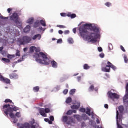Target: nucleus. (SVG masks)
Segmentation results:
<instances>
[{
    "label": "nucleus",
    "instance_id": "46",
    "mask_svg": "<svg viewBox=\"0 0 128 128\" xmlns=\"http://www.w3.org/2000/svg\"><path fill=\"white\" fill-rule=\"evenodd\" d=\"M46 114H48L49 112H50V110L48 108H46L44 110Z\"/></svg>",
    "mask_w": 128,
    "mask_h": 128
},
{
    "label": "nucleus",
    "instance_id": "25",
    "mask_svg": "<svg viewBox=\"0 0 128 128\" xmlns=\"http://www.w3.org/2000/svg\"><path fill=\"white\" fill-rule=\"evenodd\" d=\"M62 120L63 122L67 123L68 122V116H64L62 118Z\"/></svg>",
    "mask_w": 128,
    "mask_h": 128
},
{
    "label": "nucleus",
    "instance_id": "34",
    "mask_svg": "<svg viewBox=\"0 0 128 128\" xmlns=\"http://www.w3.org/2000/svg\"><path fill=\"white\" fill-rule=\"evenodd\" d=\"M86 110H87V111H86V114H88V116H92V114H91V113H90V112H91V110L90 109V108H86Z\"/></svg>",
    "mask_w": 128,
    "mask_h": 128
},
{
    "label": "nucleus",
    "instance_id": "27",
    "mask_svg": "<svg viewBox=\"0 0 128 128\" xmlns=\"http://www.w3.org/2000/svg\"><path fill=\"white\" fill-rule=\"evenodd\" d=\"M118 110L120 112V113L122 114L124 112V106H120L118 108Z\"/></svg>",
    "mask_w": 128,
    "mask_h": 128
},
{
    "label": "nucleus",
    "instance_id": "20",
    "mask_svg": "<svg viewBox=\"0 0 128 128\" xmlns=\"http://www.w3.org/2000/svg\"><path fill=\"white\" fill-rule=\"evenodd\" d=\"M69 120L67 122V124H74V120L72 117H68Z\"/></svg>",
    "mask_w": 128,
    "mask_h": 128
},
{
    "label": "nucleus",
    "instance_id": "35",
    "mask_svg": "<svg viewBox=\"0 0 128 128\" xmlns=\"http://www.w3.org/2000/svg\"><path fill=\"white\" fill-rule=\"evenodd\" d=\"M94 86L92 85L89 88V92H94Z\"/></svg>",
    "mask_w": 128,
    "mask_h": 128
},
{
    "label": "nucleus",
    "instance_id": "48",
    "mask_svg": "<svg viewBox=\"0 0 128 128\" xmlns=\"http://www.w3.org/2000/svg\"><path fill=\"white\" fill-rule=\"evenodd\" d=\"M38 128V124H36V125H32L30 128Z\"/></svg>",
    "mask_w": 128,
    "mask_h": 128
},
{
    "label": "nucleus",
    "instance_id": "58",
    "mask_svg": "<svg viewBox=\"0 0 128 128\" xmlns=\"http://www.w3.org/2000/svg\"><path fill=\"white\" fill-rule=\"evenodd\" d=\"M36 50V52H40V50L38 48H36L35 49Z\"/></svg>",
    "mask_w": 128,
    "mask_h": 128
},
{
    "label": "nucleus",
    "instance_id": "26",
    "mask_svg": "<svg viewBox=\"0 0 128 128\" xmlns=\"http://www.w3.org/2000/svg\"><path fill=\"white\" fill-rule=\"evenodd\" d=\"M40 24H42V26L46 27V20H41L40 21Z\"/></svg>",
    "mask_w": 128,
    "mask_h": 128
},
{
    "label": "nucleus",
    "instance_id": "18",
    "mask_svg": "<svg viewBox=\"0 0 128 128\" xmlns=\"http://www.w3.org/2000/svg\"><path fill=\"white\" fill-rule=\"evenodd\" d=\"M40 114L42 116H44V118H46V112L44 109L42 108L40 110Z\"/></svg>",
    "mask_w": 128,
    "mask_h": 128
},
{
    "label": "nucleus",
    "instance_id": "7",
    "mask_svg": "<svg viewBox=\"0 0 128 128\" xmlns=\"http://www.w3.org/2000/svg\"><path fill=\"white\" fill-rule=\"evenodd\" d=\"M108 96L110 98H116L117 100H118V98H120V96H118L116 94L112 93L111 92H108Z\"/></svg>",
    "mask_w": 128,
    "mask_h": 128
},
{
    "label": "nucleus",
    "instance_id": "14",
    "mask_svg": "<svg viewBox=\"0 0 128 128\" xmlns=\"http://www.w3.org/2000/svg\"><path fill=\"white\" fill-rule=\"evenodd\" d=\"M122 119V114H120L118 111L116 112V120L117 122H119Z\"/></svg>",
    "mask_w": 128,
    "mask_h": 128
},
{
    "label": "nucleus",
    "instance_id": "15",
    "mask_svg": "<svg viewBox=\"0 0 128 128\" xmlns=\"http://www.w3.org/2000/svg\"><path fill=\"white\" fill-rule=\"evenodd\" d=\"M4 102H6V104H8V102H10V104H12V105L9 104L10 106V107H11V108H12V106H13L14 107L16 106H14V102H12V100H10V99H6V100ZM6 106H8V104H6Z\"/></svg>",
    "mask_w": 128,
    "mask_h": 128
},
{
    "label": "nucleus",
    "instance_id": "1",
    "mask_svg": "<svg viewBox=\"0 0 128 128\" xmlns=\"http://www.w3.org/2000/svg\"><path fill=\"white\" fill-rule=\"evenodd\" d=\"M92 26V24H86L81 26L79 28V32L80 36L86 40H90V42L94 44L98 42V32H100V28L98 26H94L92 28V30L95 33H91L90 36V32H88L86 28H91Z\"/></svg>",
    "mask_w": 128,
    "mask_h": 128
},
{
    "label": "nucleus",
    "instance_id": "56",
    "mask_svg": "<svg viewBox=\"0 0 128 128\" xmlns=\"http://www.w3.org/2000/svg\"><path fill=\"white\" fill-rule=\"evenodd\" d=\"M98 50L100 52H102V47L98 48Z\"/></svg>",
    "mask_w": 128,
    "mask_h": 128
},
{
    "label": "nucleus",
    "instance_id": "32",
    "mask_svg": "<svg viewBox=\"0 0 128 128\" xmlns=\"http://www.w3.org/2000/svg\"><path fill=\"white\" fill-rule=\"evenodd\" d=\"M74 118H76V120H78L79 122H80L82 120V116L79 115L74 116Z\"/></svg>",
    "mask_w": 128,
    "mask_h": 128
},
{
    "label": "nucleus",
    "instance_id": "40",
    "mask_svg": "<svg viewBox=\"0 0 128 128\" xmlns=\"http://www.w3.org/2000/svg\"><path fill=\"white\" fill-rule=\"evenodd\" d=\"M57 28H66V27L64 26H62V25H58L57 26Z\"/></svg>",
    "mask_w": 128,
    "mask_h": 128
},
{
    "label": "nucleus",
    "instance_id": "45",
    "mask_svg": "<svg viewBox=\"0 0 128 128\" xmlns=\"http://www.w3.org/2000/svg\"><path fill=\"white\" fill-rule=\"evenodd\" d=\"M124 60L126 64H128V56H124Z\"/></svg>",
    "mask_w": 128,
    "mask_h": 128
},
{
    "label": "nucleus",
    "instance_id": "42",
    "mask_svg": "<svg viewBox=\"0 0 128 128\" xmlns=\"http://www.w3.org/2000/svg\"><path fill=\"white\" fill-rule=\"evenodd\" d=\"M26 56H22V58H20V60H18V62H16V63H20V62H24V58H25Z\"/></svg>",
    "mask_w": 128,
    "mask_h": 128
},
{
    "label": "nucleus",
    "instance_id": "2",
    "mask_svg": "<svg viewBox=\"0 0 128 128\" xmlns=\"http://www.w3.org/2000/svg\"><path fill=\"white\" fill-rule=\"evenodd\" d=\"M12 108L10 107V105H4L2 108V110H4V114L6 116H8L10 114V118H13L14 121L13 122L14 124H16L18 122V120L16 119L14 114V112H18V108L16 106H12Z\"/></svg>",
    "mask_w": 128,
    "mask_h": 128
},
{
    "label": "nucleus",
    "instance_id": "30",
    "mask_svg": "<svg viewBox=\"0 0 128 128\" xmlns=\"http://www.w3.org/2000/svg\"><path fill=\"white\" fill-rule=\"evenodd\" d=\"M76 89L72 90L70 92V96H74V94H76Z\"/></svg>",
    "mask_w": 128,
    "mask_h": 128
},
{
    "label": "nucleus",
    "instance_id": "41",
    "mask_svg": "<svg viewBox=\"0 0 128 128\" xmlns=\"http://www.w3.org/2000/svg\"><path fill=\"white\" fill-rule=\"evenodd\" d=\"M105 6H108V8H110V6H112V3L108 2L105 4Z\"/></svg>",
    "mask_w": 128,
    "mask_h": 128
},
{
    "label": "nucleus",
    "instance_id": "49",
    "mask_svg": "<svg viewBox=\"0 0 128 128\" xmlns=\"http://www.w3.org/2000/svg\"><path fill=\"white\" fill-rule=\"evenodd\" d=\"M80 110L81 112H86V110L84 108H81Z\"/></svg>",
    "mask_w": 128,
    "mask_h": 128
},
{
    "label": "nucleus",
    "instance_id": "12",
    "mask_svg": "<svg viewBox=\"0 0 128 128\" xmlns=\"http://www.w3.org/2000/svg\"><path fill=\"white\" fill-rule=\"evenodd\" d=\"M10 80H18V75L16 74H10Z\"/></svg>",
    "mask_w": 128,
    "mask_h": 128
},
{
    "label": "nucleus",
    "instance_id": "44",
    "mask_svg": "<svg viewBox=\"0 0 128 128\" xmlns=\"http://www.w3.org/2000/svg\"><path fill=\"white\" fill-rule=\"evenodd\" d=\"M67 116H72V110H70L67 112Z\"/></svg>",
    "mask_w": 128,
    "mask_h": 128
},
{
    "label": "nucleus",
    "instance_id": "16",
    "mask_svg": "<svg viewBox=\"0 0 128 128\" xmlns=\"http://www.w3.org/2000/svg\"><path fill=\"white\" fill-rule=\"evenodd\" d=\"M20 128H30V124L26 122L24 124H22Z\"/></svg>",
    "mask_w": 128,
    "mask_h": 128
},
{
    "label": "nucleus",
    "instance_id": "24",
    "mask_svg": "<svg viewBox=\"0 0 128 128\" xmlns=\"http://www.w3.org/2000/svg\"><path fill=\"white\" fill-rule=\"evenodd\" d=\"M34 18H32L27 20V24H34Z\"/></svg>",
    "mask_w": 128,
    "mask_h": 128
},
{
    "label": "nucleus",
    "instance_id": "62",
    "mask_svg": "<svg viewBox=\"0 0 128 128\" xmlns=\"http://www.w3.org/2000/svg\"><path fill=\"white\" fill-rule=\"evenodd\" d=\"M78 82H80V80H82V77L81 76L78 77Z\"/></svg>",
    "mask_w": 128,
    "mask_h": 128
},
{
    "label": "nucleus",
    "instance_id": "22",
    "mask_svg": "<svg viewBox=\"0 0 128 128\" xmlns=\"http://www.w3.org/2000/svg\"><path fill=\"white\" fill-rule=\"evenodd\" d=\"M31 27L30 26H28L24 29V32L25 34H28V32H30Z\"/></svg>",
    "mask_w": 128,
    "mask_h": 128
},
{
    "label": "nucleus",
    "instance_id": "60",
    "mask_svg": "<svg viewBox=\"0 0 128 128\" xmlns=\"http://www.w3.org/2000/svg\"><path fill=\"white\" fill-rule=\"evenodd\" d=\"M58 34H64V32H62V30H60L58 31Z\"/></svg>",
    "mask_w": 128,
    "mask_h": 128
},
{
    "label": "nucleus",
    "instance_id": "33",
    "mask_svg": "<svg viewBox=\"0 0 128 128\" xmlns=\"http://www.w3.org/2000/svg\"><path fill=\"white\" fill-rule=\"evenodd\" d=\"M2 60H3V62H6V64H10V60L6 58H2Z\"/></svg>",
    "mask_w": 128,
    "mask_h": 128
},
{
    "label": "nucleus",
    "instance_id": "36",
    "mask_svg": "<svg viewBox=\"0 0 128 128\" xmlns=\"http://www.w3.org/2000/svg\"><path fill=\"white\" fill-rule=\"evenodd\" d=\"M82 118L84 120H88V116L86 114H83Z\"/></svg>",
    "mask_w": 128,
    "mask_h": 128
},
{
    "label": "nucleus",
    "instance_id": "64",
    "mask_svg": "<svg viewBox=\"0 0 128 128\" xmlns=\"http://www.w3.org/2000/svg\"><path fill=\"white\" fill-rule=\"evenodd\" d=\"M104 108H107V109L108 108V105L107 104H106L104 105Z\"/></svg>",
    "mask_w": 128,
    "mask_h": 128
},
{
    "label": "nucleus",
    "instance_id": "51",
    "mask_svg": "<svg viewBox=\"0 0 128 128\" xmlns=\"http://www.w3.org/2000/svg\"><path fill=\"white\" fill-rule=\"evenodd\" d=\"M120 122H117V125H118V128H122V125L120 124Z\"/></svg>",
    "mask_w": 128,
    "mask_h": 128
},
{
    "label": "nucleus",
    "instance_id": "55",
    "mask_svg": "<svg viewBox=\"0 0 128 128\" xmlns=\"http://www.w3.org/2000/svg\"><path fill=\"white\" fill-rule=\"evenodd\" d=\"M58 44H62V39H59L58 42Z\"/></svg>",
    "mask_w": 128,
    "mask_h": 128
},
{
    "label": "nucleus",
    "instance_id": "9",
    "mask_svg": "<svg viewBox=\"0 0 128 128\" xmlns=\"http://www.w3.org/2000/svg\"><path fill=\"white\" fill-rule=\"evenodd\" d=\"M23 40H24L25 44H30L32 40V39L30 36H24L23 37Z\"/></svg>",
    "mask_w": 128,
    "mask_h": 128
},
{
    "label": "nucleus",
    "instance_id": "52",
    "mask_svg": "<svg viewBox=\"0 0 128 128\" xmlns=\"http://www.w3.org/2000/svg\"><path fill=\"white\" fill-rule=\"evenodd\" d=\"M120 48L122 50V52H126V49H124V46H120Z\"/></svg>",
    "mask_w": 128,
    "mask_h": 128
},
{
    "label": "nucleus",
    "instance_id": "11",
    "mask_svg": "<svg viewBox=\"0 0 128 128\" xmlns=\"http://www.w3.org/2000/svg\"><path fill=\"white\" fill-rule=\"evenodd\" d=\"M61 16H76V14H72V13L68 12V13H61Z\"/></svg>",
    "mask_w": 128,
    "mask_h": 128
},
{
    "label": "nucleus",
    "instance_id": "6",
    "mask_svg": "<svg viewBox=\"0 0 128 128\" xmlns=\"http://www.w3.org/2000/svg\"><path fill=\"white\" fill-rule=\"evenodd\" d=\"M10 20H12L18 26H22V22H20L18 16H11Z\"/></svg>",
    "mask_w": 128,
    "mask_h": 128
},
{
    "label": "nucleus",
    "instance_id": "38",
    "mask_svg": "<svg viewBox=\"0 0 128 128\" xmlns=\"http://www.w3.org/2000/svg\"><path fill=\"white\" fill-rule=\"evenodd\" d=\"M8 58H10V60H12V58H16V55L8 54Z\"/></svg>",
    "mask_w": 128,
    "mask_h": 128
},
{
    "label": "nucleus",
    "instance_id": "31",
    "mask_svg": "<svg viewBox=\"0 0 128 128\" xmlns=\"http://www.w3.org/2000/svg\"><path fill=\"white\" fill-rule=\"evenodd\" d=\"M84 68L86 70H90V66L88 64H85L84 66Z\"/></svg>",
    "mask_w": 128,
    "mask_h": 128
},
{
    "label": "nucleus",
    "instance_id": "21",
    "mask_svg": "<svg viewBox=\"0 0 128 128\" xmlns=\"http://www.w3.org/2000/svg\"><path fill=\"white\" fill-rule=\"evenodd\" d=\"M40 26V20H37L34 22V26L35 28H38Z\"/></svg>",
    "mask_w": 128,
    "mask_h": 128
},
{
    "label": "nucleus",
    "instance_id": "29",
    "mask_svg": "<svg viewBox=\"0 0 128 128\" xmlns=\"http://www.w3.org/2000/svg\"><path fill=\"white\" fill-rule=\"evenodd\" d=\"M34 92H40V87L39 86H36L34 87L33 89Z\"/></svg>",
    "mask_w": 128,
    "mask_h": 128
},
{
    "label": "nucleus",
    "instance_id": "59",
    "mask_svg": "<svg viewBox=\"0 0 128 128\" xmlns=\"http://www.w3.org/2000/svg\"><path fill=\"white\" fill-rule=\"evenodd\" d=\"M82 128H84L86 126V123H84V122H83L82 124Z\"/></svg>",
    "mask_w": 128,
    "mask_h": 128
},
{
    "label": "nucleus",
    "instance_id": "53",
    "mask_svg": "<svg viewBox=\"0 0 128 128\" xmlns=\"http://www.w3.org/2000/svg\"><path fill=\"white\" fill-rule=\"evenodd\" d=\"M70 30H66L64 32V34L66 36L67 34H70Z\"/></svg>",
    "mask_w": 128,
    "mask_h": 128
},
{
    "label": "nucleus",
    "instance_id": "10",
    "mask_svg": "<svg viewBox=\"0 0 128 128\" xmlns=\"http://www.w3.org/2000/svg\"><path fill=\"white\" fill-rule=\"evenodd\" d=\"M0 80L5 82V84H10V79L4 78L2 75H0Z\"/></svg>",
    "mask_w": 128,
    "mask_h": 128
},
{
    "label": "nucleus",
    "instance_id": "8",
    "mask_svg": "<svg viewBox=\"0 0 128 128\" xmlns=\"http://www.w3.org/2000/svg\"><path fill=\"white\" fill-rule=\"evenodd\" d=\"M126 90L127 92V93L124 96L123 98V102L124 104H128V84H127L126 86Z\"/></svg>",
    "mask_w": 128,
    "mask_h": 128
},
{
    "label": "nucleus",
    "instance_id": "28",
    "mask_svg": "<svg viewBox=\"0 0 128 128\" xmlns=\"http://www.w3.org/2000/svg\"><path fill=\"white\" fill-rule=\"evenodd\" d=\"M72 102V99L70 97L68 98L66 100V103L68 104H70V102Z\"/></svg>",
    "mask_w": 128,
    "mask_h": 128
},
{
    "label": "nucleus",
    "instance_id": "54",
    "mask_svg": "<svg viewBox=\"0 0 128 128\" xmlns=\"http://www.w3.org/2000/svg\"><path fill=\"white\" fill-rule=\"evenodd\" d=\"M50 120L52 122H54V116H50Z\"/></svg>",
    "mask_w": 128,
    "mask_h": 128
},
{
    "label": "nucleus",
    "instance_id": "57",
    "mask_svg": "<svg viewBox=\"0 0 128 128\" xmlns=\"http://www.w3.org/2000/svg\"><path fill=\"white\" fill-rule=\"evenodd\" d=\"M100 56L102 58H104V54H100Z\"/></svg>",
    "mask_w": 128,
    "mask_h": 128
},
{
    "label": "nucleus",
    "instance_id": "19",
    "mask_svg": "<svg viewBox=\"0 0 128 128\" xmlns=\"http://www.w3.org/2000/svg\"><path fill=\"white\" fill-rule=\"evenodd\" d=\"M51 64L54 68H58V63L56 61H54V60L52 61Z\"/></svg>",
    "mask_w": 128,
    "mask_h": 128
},
{
    "label": "nucleus",
    "instance_id": "63",
    "mask_svg": "<svg viewBox=\"0 0 128 128\" xmlns=\"http://www.w3.org/2000/svg\"><path fill=\"white\" fill-rule=\"evenodd\" d=\"M73 32L74 34H76V28H75L73 29Z\"/></svg>",
    "mask_w": 128,
    "mask_h": 128
},
{
    "label": "nucleus",
    "instance_id": "17",
    "mask_svg": "<svg viewBox=\"0 0 128 128\" xmlns=\"http://www.w3.org/2000/svg\"><path fill=\"white\" fill-rule=\"evenodd\" d=\"M80 107V103H78L77 104L73 105L71 106L72 110H78Z\"/></svg>",
    "mask_w": 128,
    "mask_h": 128
},
{
    "label": "nucleus",
    "instance_id": "43",
    "mask_svg": "<svg viewBox=\"0 0 128 128\" xmlns=\"http://www.w3.org/2000/svg\"><path fill=\"white\" fill-rule=\"evenodd\" d=\"M16 56H20V51L19 50H16Z\"/></svg>",
    "mask_w": 128,
    "mask_h": 128
},
{
    "label": "nucleus",
    "instance_id": "5",
    "mask_svg": "<svg viewBox=\"0 0 128 128\" xmlns=\"http://www.w3.org/2000/svg\"><path fill=\"white\" fill-rule=\"evenodd\" d=\"M110 68H112L114 70H116V67L114 66L110 62H108L106 68H102V71L104 72H110Z\"/></svg>",
    "mask_w": 128,
    "mask_h": 128
},
{
    "label": "nucleus",
    "instance_id": "39",
    "mask_svg": "<svg viewBox=\"0 0 128 128\" xmlns=\"http://www.w3.org/2000/svg\"><path fill=\"white\" fill-rule=\"evenodd\" d=\"M68 42H69V44H74V39L72 38H70L68 40Z\"/></svg>",
    "mask_w": 128,
    "mask_h": 128
},
{
    "label": "nucleus",
    "instance_id": "4",
    "mask_svg": "<svg viewBox=\"0 0 128 128\" xmlns=\"http://www.w3.org/2000/svg\"><path fill=\"white\" fill-rule=\"evenodd\" d=\"M7 12L10 16H22V10L15 8H8Z\"/></svg>",
    "mask_w": 128,
    "mask_h": 128
},
{
    "label": "nucleus",
    "instance_id": "13",
    "mask_svg": "<svg viewBox=\"0 0 128 128\" xmlns=\"http://www.w3.org/2000/svg\"><path fill=\"white\" fill-rule=\"evenodd\" d=\"M32 40H42V35L40 34L35 35L32 38Z\"/></svg>",
    "mask_w": 128,
    "mask_h": 128
},
{
    "label": "nucleus",
    "instance_id": "3",
    "mask_svg": "<svg viewBox=\"0 0 128 128\" xmlns=\"http://www.w3.org/2000/svg\"><path fill=\"white\" fill-rule=\"evenodd\" d=\"M34 58L40 64H46L48 66L50 64V60L48 58V54H44L42 52H40L38 54H36L34 56Z\"/></svg>",
    "mask_w": 128,
    "mask_h": 128
},
{
    "label": "nucleus",
    "instance_id": "61",
    "mask_svg": "<svg viewBox=\"0 0 128 128\" xmlns=\"http://www.w3.org/2000/svg\"><path fill=\"white\" fill-rule=\"evenodd\" d=\"M36 124V121L34 120L32 122H31V126H34Z\"/></svg>",
    "mask_w": 128,
    "mask_h": 128
},
{
    "label": "nucleus",
    "instance_id": "50",
    "mask_svg": "<svg viewBox=\"0 0 128 128\" xmlns=\"http://www.w3.org/2000/svg\"><path fill=\"white\" fill-rule=\"evenodd\" d=\"M68 90H65L64 92H63V94H68Z\"/></svg>",
    "mask_w": 128,
    "mask_h": 128
},
{
    "label": "nucleus",
    "instance_id": "23",
    "mask_svg": "<svg viewBox=\"0 0 128 128\" xmlns=\"http://www.w3.org/2000/svg\"><path fill=\"white\" fill-rule=\"evenodd\" d=\"M18 42L19 44V46H24V44H26L24 40V38H22V39L19 40H18Z\"/></svg>",
    "mask_w": 128,
    "mask_h": 128
},
{
    "label": "nucleus",
    "instance_id": "37",
    "mask_svg": "<svg viewBox=\"0 0 128 128\" xmlns=\"http://www.w3.org/2000/svg\"><path fill=\"white\" fill-rule=\"evenodd\" d=\"M36 48L34 47V46H32L30 48V51L31 52H34V50H36Z\"/></svg>",
    "mask_w": 128,
    "mask_h": 128
},
{
    "label": "nucleus",
    "instance_id": "47",
    "mask_svg": "<svg viewBox=\"0 0 128 128\" xmlns=\"http://www.w3.org/2000/svg\"><path fill=\"white\" fill-rule=\"evenodd\" d=\"M16 116L18 118H21L22 116H20V112L16 113Z\"/></svg>",
    "mask_w": 128,
    "mask_h": 128
}]
</instances>
